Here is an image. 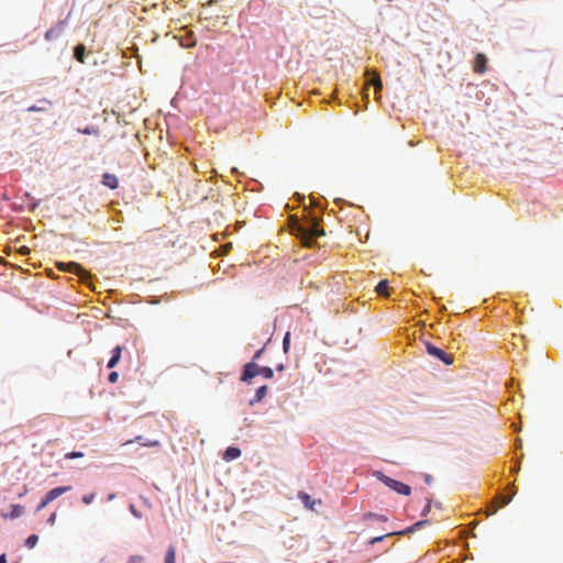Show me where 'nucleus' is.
I'll return each mask as SVG.
<instances>
[{
    "label": "nucleus",
    "mask_w": 563,
    "mask_h": 563,
    "mask_svg": "<svg viewBox=\"0 0 563 563\" xmlns=\"http://www.w3.org/2000/svg\"><path fill=\"white\" fill-rule=\"evenodd\" d=\"M296 230L307 244L312 245L317 239L325 235V231L322 228V214L309 211L306 222L302 223L297 220Z\"/></svg>",
    "instance_id": "obj_1"
},
{
    "label": "nucleus",
    "mask_w": 563,
    "mask_h": 563,
    "mask_svg": "<svg viewBox=\"0 0 563 563\" xmlns=\"http://www.w3.org/2000/svg\"><path fill=\"white\" fill-rule=\"evenodd\" d=\"M373 476L399 495L409 496L411 494V487L409 485L385 475L382 471H374Z\"/></svg>",
    "instance_id": "obj_2"
},
{
    "label": "nucleus",
    "mask_w": 563,
    "mask_h": 563,
    "mask_svg": "<svg viewBox=\"0 0 563 563\" xmlns=\"http://www.w3.org/2000/svg\"><path fill=\"white\" fill-rule=\"evenodd\" d=\"M424 345L426 351L430 356L441 361L445 365H451L453 363L454 356L452 354L446 353L444 350L431 342H426Z\"/></svg>",
    "instance_id": "obj_3"
},
{
    "label": "nucleus",
    "mask_w": 563,
    "mask_h": 563,
    "mask_svg": "<svg viewBox=\"0 0 563 563\" xmlns=\"http://www.w3.org/2000/svg\"><path fill=\"white\" fill-rule=\"evenodd\" d=\"M257 376V363L247 362L242 366L240 379L243 383L251 384L253 378Z\"/></svg>",
    "instance_id": "obj_4"
},
{
    "label": "nucleus",
    "mask_w": 563,
    "mask_h": 563,
    "mask_svg": "<svg viewBox=\"0 0 563 563\" xmlns=\"http://www.w3.org/2000/svg\"><path fill=\"white\" fill-rule=\"evenodd\" d=\"M298 499L301 501V504L305 506V508L309 510H314L316 505H320V499L312 498L308 493L300 490L297 495Z\"/></svg>",
    "instance_id": "obj_5"
},
{
    "label": "nucleus",
    "mask_w": 563,
    "mask_h": 563,
    "mask_svg": "<svg viewBox=\"0 0 563 563\" xmlns=\"http://www.w3.org/2000/svg\"><path fill=\"white\" fill-rule=\"evenodd\" d=\"M487 57L483 53H477L474 57V71L477 74H484L486 70Z\"/></svg>",
    "instance_id": "obj_6"
},
{
    "label": "nucleus",
    "mask_w": 563,
    "mask_h": 563,
    "mask_svg": "<svg viewBox=\"0 0 563 563\" xmlns=\"http://www.w3.org/2000/svg\"><path fill=\"white\" fill-rule=\"evenodd\" d=\"M268 386L262 385L255 390V395L252 399L249 400V405L251 407L255 406L256 404L261 402L267 395Z\"/></svg>",
    "instance_id": "obj_7"
},
{
    "label": "nucleus",
    "mask_w": 563,
    "mask_h": 563,
    "mask_svg": "<svg viewBox=\"0 0 563 563\" xmlns=\"http://www.w3.org/2000/svg\"><path fill=\"white\" fill-rule=\"evenodd\" d=\"M121 354H122V347L120 345H117L114 346L112 350H111V356L110 358L108 360V363H107V367L108 368H113L117 366V364L120 362L121 360Z\"/></svg>",
    "instance_id": "obj_8"
},
{
    "label": "nucleus",
    "mask_w": 563,
    "mask_h": 563,
    "mask_svg": "<svg viewBox=\"0 0 563 563\" xmlns=\"http://www.w3.org/2000/svg\"><path fill=\"white\" fill-rule=\"evenodd\" d=\"M101 184L110 189H117L119 187V179L113 174L104 173L102 175Z\"/></svg>",
    "instance_id": "obj_9"
},
{
    "label": "nucleus",
    "mask_w": 563,
    "mask_h": 563,
    "mask_svg": "<svg viewBox=\"0 0 563 563\" xmlns=\"http://www.w3.org/2000/svg\"><path fill=\"white\" fill-rule=\"evenodd\" d=\"M241 456V450L238 446H228L223 452V460L227 462L234 461Z\"/></svg>",
    "instance_id": "obj_10"
},
{
    "label": "nucleus",
    "mask_w": 563,
    "mask_h": 563,
    "mask_svg": "<svg viewBox=\"0 0 563 563\" xmlns=\"http://www.w3.org/2000/svg\"><path fill=\"white\" fill-rule=\"evenodd\" d=\"M71 489V486H57L52 489H49L46 495L48 498L54 501L59 496L64 495L65 493H68Z\"/></svg>",
    "instance_id": "obj_11"
},
{
    "label": "nucleus",
    "mask_w": 563,
    "mask_h": 563,
    "mask_svg": "<svg viewBox=\"0 0 563 563\" xmlns=\"http://www.w3.org/2000/svg\"><path fill=\"white\" fill-rule=\"evenodd\" d=\"M367 82H368V85H372L375 88V93L378 95V92L383 88V84H382L379 76L375 73L368 75Z\"/></svg>",
    "instance_id": "obj_12"
},
{
    "label": "nucleus",
    "mask_w": 563,
    "mask_h": 563,
    "mask_svg": "<svg viewBox=\"0 0 563 563\" xmlns=\"http://www.w3.org/2000/svg\"><path fill=\"white\" fill-rule=\"evenodd\" d=\"M515 494H516V488L514 486H511L509 488L508 493H500V495H499L500 507L508 505L512 500Z\"/></svg>",
    "instance_id": "obj_13"
},
{
    "label": "nucleus",
    "mask_w": 563,
    "mask_h": 563,
    "mask_svg": "<svg viewBox=\"0 0 563 563\" xmlns=\"http://www.w3.org/2000/svg\"><path fill=\"white\" fill-rule=\"evenodd\" d=\"M257 375H262L265 379H272L274 377V369L269 366L257 364Z\"/></svg>",
    "instance_id": "obj_14"
},
{
    "label": "nucleus",
    "mask_w": 563,
    "mask_h": 563,
    "mask_svg": "<svg viewBox=\"0 0 563 563\" xmlns=\"http://www.w3.org/2000/svg\"><path fill=\"white\" fill-rule=\"evenodd\" d=\"M164 563H176V549L173 544L165 552Z\"/></svg>",
    "instance_id": "obj_15"
},
{
    "label": "nucleus",
    "mask_w": 563,
    "mask_h": 563,
    "mask_svg": "<svg viewBox=\"0 0 563 563\" xmlns=\"http://www.w3.org/2000/svg\"><path fill=\"white\" fill-rule=\"evenodd\" d=\"M62 27L60 26H57V27H51L49 30L46 31L45 33V38L47 41H53V40H56L59 37V35L62 34Z\"/></svg>",
    "instance_id": "obj_16"
},
{
    "label": "nucleus",
    "mask_w": 563,
    "mask_h": 563,
    "mask_svg": "<svg viewBox=\"0 0 563 563\" xmlns=\"http://www.w3.org/2000/svg\"><path fill=\"white\" fill-rule=\"evenodd\" d=\"M375 290L379 294V295H387L388 294V290H389V284H388V280L387 279H382L378 282V284L376 285L375 287Z\"/></svg>",
    "instance_id": "obj_17"
},
{
    "label": "nucleus",
    "mask_w": 563,
    "mask_h": 563,
    "mask_svg": "<svg viewBox=\"0 0 563 563\" xmlns=\"http://www.w3.org/2000/svg\"><path fill=\"white\" fill-rule=\"evenodd\" d=\"M38 542V536L35 534V533H32L30 536H27V538L25 539V542H24V545L29 549H33Z\"/></svg>",
    "instance_id": "obj_18"
},
{
    "label": "nucleus",
    "mask_w": 563,
    "mask_h": 563,
    "mask_svg": "<svg viewBox=\"0 0 563 563\" xmlns=\"http://www.w3.org/2000/svg\"><path fill=\"white\" fill-rule=\"evenodd\" d=\"M290 341H291V334L289 331H287L285 334H284V338H283V352L285 354H287L289 352V349H290Z\"/></svg>",
    "instance_id": "obj_19"
},
{
    "label": "nucleus",
    "mask_w": 563,
    "mask_h": 563,
    "mask_svg": "<svg viewBox=\"0 0 563 563\" xmlns=\"http://www.w3.org/2000/svg\"><path fill=\"white\" fill-rule=\"evenodd\" d=\"M365 518L367 520H375V521H378V522H385L387 521V518L384 516V515H379V514H374V512H367L365 515Z\"/></svg>",
    "instance_id": "obj_20"
},
{
    "label": "nucleus",
    "mask_w": 563,
    "mask_h": 563,
    "mask_svg": "<svg viewBox=\"0 0 563 563\" xmlns=\"http://www.w3.org/2000/svg\"><path fill=\"white\" fill-rule=\"evenodd\" d=\"M81 134H85V135H97L98 134V128L93 126V125H87L85 126L84 129H79L78 130Z\"/></svg>",
    "instance_id": "obj_21"
},
{
    "label": "nucleus",
    "mask_w": 563,
    "mask_h": 563,
    "mask_svg": "<svg viewBox=\"0 0 563 563\" xmlns=\"http://www.w3.org/2000/svg\"><path fill=\"white\" fill-rule=\"evenodd\" d=\"M416 528H415V525H411L410 527H407L402 530H399V531H393V536H409L413 532H416Z\"/></svg>",
    "instance_id": "obj_22"
},
{
    "label": "nucleus",
    "mask_w": 563,
    "mask_h": 563,
    "mask_svg": "<svg viewBox=\"0 0 563 563\" xmlns=\"http://www.w3.org/2000/svg\"><path fill=\"white\" fill-rule=\"evenodd\" d=\"M23 512V507L20 506V505H12L11 506V514H10V518L14 519V518H19Z\"/></svg>",
    "instance_id": "obj_23"
},
{
    "label": "nucleus",
    "mask_w": 563,
    "mask_h": 563,
    "mask_svg": "<svg viewBox=\"0 0 563 563\" xmlns=\"http://www.w3.org/2000/svg\"><path fill=\"white\" fill-rule=\"evenodd\" d=\"M197 41L194 35H190L186 41L181 42V46L186 48L194 47L196 45Z\"/></svg>",
    "instance_id": "obj_24"
},
{
    "label": "nucleus",
    "mask_w": 563,
    "mask_h": 563,
    "mask_svg": "<svg viewBox=\"0 0 563 563\" xmlns=\"http://www.w3.org/2000/svg\"><path fill=\"white\" fill-rule=\"evenodd\" d=\"M391 536H393V532H388L383 536L374 537L368 541V544L373 545V544L378 543V542L383 541L384 539L391 537Z\"/></svg>",
    "instance_id": "obj_25"
},
{
    "label": "nucleus",
    "mask_w": 563,
    "mask_h": 563,
    "mask_svg": "<svg viewBox=\"0 0 563 563\" xmlns=\"http://www.w3.org/2000/svg\"><path fill=\"white\" fill-rule=\"evenodd\" d=\"M306 3L307 5L321 4V7L324 9L330 3V0H306Z\"/></svg>",
    "instance_id": "obj_26"
},
{
    "label": "nucleus",
    "mask_w": 563,
    "mask_h": 563,
    "mask_svg": "<svg viewBox=\"0 0 563 563\" xmlns=\"http://www.w3.org/2000/svg\"><path fill=\"white\" fill-rule=\"evenodd\" d=\"M96 497V494L95 493H90V494H86L81 497V501L85 504V505H90L93 499Z\"/></svg>",
    "instance_id": "obj_27"
},
{
    "label": "nucleus",
    "mask_w": 563,
    "mask_h": 563,
    "mask_svg": "<svg viewBox=\"0 0 563 563\" xmlns=\"http://www.w3.org/2000/svg\"><path fill=\"white\" fill-rule=\"evenodd\" d=\"M294 198L296 199V201L299 203V205H302L303 208H305V211H309L306 203H305V196L301 195V194H295L294 195Z\"/></svg>",
    "instance_id": "obj_28"
},
{
    "label": "nucleus",
    "mask_w": 563,
    "mask_h": 563,
    "mask_svg": "<svg viewBox=\"0 0 563 563\" xmlns=\"http://www.w3.org/2000/svg\"><path fill=\"white\" fill-rule=\"evenodd\" d=\"M84 453L79 451H71L65 455V459L73 460L77 457H82Z\"/></svg>",
    "instance_id": "obj_29"
},
{
    "label": "nucleus",
    "mask_w": 563,
    "mask_h": 563,
    "mask_svg": "<svg viewBox=\"0 0 563 563\" xmlns=\"http://www.w3.org/2000/svg\"><path fill=\"white\" fill-rule=\"evenodd\" d=\"M129 510L130 512L137 519H141L142 518V514L140 510H137V508L133 505V504H130L129 505Z\"/></svg>",
    "instance_id": "obj_30"
},
{
    "label": "nucleus",
    "mask_w": 563,
    "mask_h": 563,
    "mask_svg": "<svg viewBox=\"0 0 563 563\" xmlns=\"http://www.w3.org/2000/svg\"><path fill=\"white\" fill-rule=\"evenodd\" d=\"M264 351H265V346H263V347L258 349V350L254 353V355H253V357H252V360H251L250 362H255V363H257V361L262 357V355H263Z\"/></svg>",
    "instance_id": "obj_31"
},
{
    "label": "nucleus",
    "mask_w": 563,
    "mask_h": 563,
    "mask_svg": "<svg viewBox=\"0 0 563 563\" xmlns=\"http://www.w3.org/2000/svg\"><path fill=\"white\" fill-rule=\"evenodd\" d=\"M46 110H47L46 107L37 106V104H33V106L27 108L29 112H40V111H46Z\"/></svg>",
    "instance_id": "obj_32"
},
{
    "label": "nucleus",
    "mask_w": 563,
    "mask_h": 563,
    "mask_svg": "<svg viewBox=\"0 0 563 563\" xmlns=\"http://www.w3.org/2000/svg\"><path fill=\"white\" fill-rule=\"evenodd\" d=\"M143 440H144V438H143L142 435L136 437V441H137L141 445H146V446L158 445V442H157V441H153V442L145 443V442H143Z\"/></svg>",
    "instance_id": "obj_33"
},
{
    "label": "nucleus",
    "mask_w": 563,
    "mask_h": 563,
    "mask_svg": "<svg viewBox=\"0 0 563 563\" xmlns=\"http://www.w3.org/2000/svg\"><path fill=\"white\" fill-rule=\"evenodd\" d=\"M118 379H119V374L117 372L112 371L109 373V375H108L109 383L114 384L118 382Z\"/></svg>",
    "instance_id": "obj_34"
},
{
    "label": "nucleus",
    "mask_w": 563,
    "mask_h": 563,
    "mask_svg": "<svg viewBox=\"0 0 563 563\" xmlns=\"http://www.w3.org/2000/svg\"><path fill=\"white\" fill-rule=\"evenodd\" d=\"M143 562H144V558L141 555H132L129 558V561H128V563H143Z\"/></svg>",
    "instance_id": "obj_35"
},
{
    "label": "nucleus",
    "mask_w": 563,
    "mask_h": 563,
    "mask_svg": "<svg viewBox=\"0 0 563 563\" xmlns=\"http://www.w3.org/2000/svg\"><path fill=\"white\" fill-rule=\"evenodd\" d=\"M429 522L430 521L428 519H422V520H419V521L415 522L413 525H415L416 530L418 531L422 527L429 525Z\"/></svg>",
    "instance_id": "obj_36"
},
{
    "label": "nucleus",
    "mask_w": 563,
    "mask_h": 563,
    "mask_svg": "<svg viewBox=\"0 0 563 563\" xmlns=\"http://www.w3.org/2000/svg\"><path fill=\"white\" fill-rule=\"evenodd\" d=\"M431 510V501L428 500L427 505L423 507L422 511H421V516L422 517H426Z\"/></svg>",
    "instance_id": "obj_37"
},
{
    "label": "nucleus",
    "mask_w": 563,
    "mask_h": 563,
    "mask_svg": "<svg viewBox=\"0 0 563 563\" xmlns=\"http://www.w3.org/2000/svg\"><path fill=\"white\" fill-rule=\"evenodd\" d=\"M56 517H57V516H56V512H52V514H51V516H49V517H48V519H47V523H48L49 526H53V525L55 523V521H56Z\"/></svg>",
    "instance_id": "obj_38"
},
{
    "label": "nucleus",
    "mask_w": 563,
    "mask_h": 563,
    "mask_svg": "<svg viewBox=\"0 0 563 563\" xmlns=\"http://www.w3.org/2000/svg\"><path fill=\"white\" fill-rule=\"evenodd\" d=\"M29 253H30V249L27 246H21V249H20L21 255H26Z\"/></svg>",
    "instance_id": "obj_39"
},
{
    "label": "nucleus",
    "mask_w": 563,
    "mask_h": 563,
    "mask_svg": "<svg viewBox=\"0 0 563 563\" xmlns=\"http://www.w3.org/2000/svg\"><path fill=\"white\" fill-rule=\"evenodd\" d=\"M276 371L277 372H284L285 371V365L283 363H279L276 365Z\"/></svg>",
    "instance_id": "obj_40"
},
{
    "label": "nucleus",
    "mask_w": 563,
    "mask_h": 563,
    "mask_svg": "<svg viewBox=\"0 0 563 563\" xmlns=\"http://www.w3.org/2000/svg\"><path fill=\"white\" fill-rule=\"evenodd\" d=\"M432 479H433V478H432V476H431L430 474H426V475H424V482H426L427 484H431Z\"/></svg>",
    "instance_id": "obj_41"
},
{
    "label": "nucleus",
    "mask_w": 563,
    "mask_h": 563,
    "mask_svg": "<svg viewBox=\"0 0 563 563\" xmlns=\"http://www.w3.org/2000/svg\"><path fill=\"white\" fill-rule=\"evenodd\" d=\"M0 563H8L7 554L2 553L0 554Z\"/></svg>",
    "instance_id": "obj_42"
},
{
    "label": "nucleus",
    "mask_w": 563,
    "mask_h": 563,
    "mask_svg": "<svg viewBox=\"0 0 563 563\" xmlns=\"http://www.w3.org/2000/svg\"><path fill=\"white\" fill-rule=\"evenodd\" d=\"M45 505H48L52 503V500L48 498V496L45 494L44 497L41 499Z\"/></svg>",
    "instance_id": "obj_43"
},
{
    "label": "nucleus",
    "mask_w": 563,
    "mask_h": 563,
    "mask_svg": "<svg viewBox=\"0 0 563 563\" xmlns=\"http://www.w3.org/2000/svg\"><path fill=\"white\" fill-rule=\"evenodd\" d=\"M47 505H45L42 500L38 503L37 507H36V510L40 511L42 509H44Z\"/></svg>",
    "instance_id": "obj_44"
},
{
    "label": "nucleus",
    "mask_w": 563,
    "mask_h": 563,
    "mask_svg": "<svg viewBox=\"0 0 563 563\" xmlns=\"http://www.w3.org/2000/svg\"><path fill=\"white\" fill-rule=\"evenodd\" d=\"M37 206H38V202H36V201L31 202L30 210L34 211L37 208Z\"/></svg>",
    "instance_id": "obj_45"
},
{
    "label": "nucleus",
    "mask_w": 563,
    "mask_h": 563,
    "mask_svg": "<svg viewBox=\"0 0 563 563\" xmlns=\"http://www.w3.org/2000/svg\"><path fill=\"white\" fill-rule=\"evenodd\" d=\"M316 208H318L321 212L324 210V206L321 202H314Z\"/></svg>",
    "instance_id": "obj_46"
},
{
    "label": "nucleus",
    "mask_w": 563,
    "mask_h": 563,
    "mask_svg": "<svg viewBox=\"0 0 563 563\" xmlns=\"http://www.w3.org/2000/svg\"><path fill=\"white\" fill-rule=\"evenodd\" d=\"M115 498V494L111 493L108 495V500H113Z\"/></svg>",
    "instance_id": "obj_47"
},
{
    "label": "nucleus",
    "mask_w": 563,
    "mask_h": 563,
    "mask_svg": "<svg viewBox=\"0 0 563 563\" xmlns=\"http://www.w3.org/2000/svg\"><path fill=\"white\" fill-rule=\"evenodd\" d=\"M40 103H42V104H49V101H47L46 99H42V100H40Z\"/></svg>",
    "instance_id": "obj_48"
},
{
    "label": "nucleus",
    "mask_w": 563,
    "mask_h": 563,
    "mask_svg": "<svg viewBox=\"0 0 563 563\" xmlns=\"http://www.w3.org/2000/svg\"><path fill=\"white\" fill-rule=\"evenodd\" d=\"M518 472H519V466L517 465V466H515V467L512 468V473H515V474H516V473H518Z\"/></svg>",
    "instance_id": "obj_49"
},
{
    "label": "nucleus",
    "mask_w": 563,
    "mask_h": 563,
    "mask_svg": "<svg viewBox=\"0 0 563 563\" xmlns=\"http://www.w3.org/2000/svg\"><path fill=\"white\" fill-rule=\"evenodd\" d=\"M498 507H494L492 510H490V515L495 514L497 511Z\"/></svg>",
    "instance_id": "obj_50"
},
{
    "label": "nucleus",
    "mask_w": 563,
    "mask_h": 563,
    "mask_svg": "<svg viewBox=\"0 0 563 563\" xmlns=\"http://www.w3.org/2000/svg\"><path fill=\"white\" fill-rule=\"evenodd\" d=\"M76 59H79L81 57V54L75 53Z\"/></svg>",
    "instance_id": "obj_51"
},
{
    "label": "nucleus",
    "mask_w": 563,
    "mask_h": 563,
    "mask_svg": "<svg viewBox=\"0 0 563 563\" xmlns=\"http://www.w3.org/2000/svg\"><path fill=\"white\" fill-rule=\"evenodd\" d=\"M76 59H79L81 57V54L75 53Z\"/></svg>",
    "instance_id": "obj_52"
},
{
    "label": "nucleus",
    "mask_w": 563,
    "mask_h": 563,
    "mask_svg": "<svg viewBox=\"0 0 563 563\" xmlns=\"http://www.w3.org/2000/svg\"><path fill=\"white\" fill-rule=\"evenodd\" d=\"M76 59H79L81 57V54L75 53Z\"/></svg>",
    "instance_id": "obj_53"
},
{
    "label": "nucleus",
    "mask_w": 563,
    "mask_h": 563,
    "mask_svg": "<svg viewBox=\"0 0 563 563\" xmlns=\"http://www.w3.org/2000/svg\"><path fill=\"white\" fill-rule=\"evenodd\" d=\"M232 172H233V173H238L236 167H233V168H232Z\"/></svg>",
    "instance_id": "obj_54"
},
{
    "label": "nucleus",
    "mask_w": 563,
    "mask_h": 563,
    "mask_svg": "<svg viewBox=\"0 0 563 563\" xmlns=\"http://www.w3.org/2000/svg\"><path fill=\"white\" fill-rule=\"evenodd\" d=\"M335 201H336V203H339V202H341V201H342V199H341V198H338Z\"/></svg>",
    "instance_id": "obj_55"
}]
</instances>
